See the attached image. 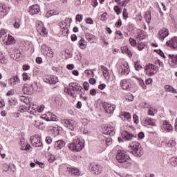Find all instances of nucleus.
<instances>
[{
	"label": "nucleus",
	"mask_w": 177,
	"mask_h": 177,
	"mask_svg": "<svg viewBox=\"0 0 177 177\" xmlns=\"http://www.w3.org/2000/svg\"><path fill=\"white\" fill-rule=\"evenodd\" d=\"M115 158L119 164H122L123 168H129L132 165L131 158L122 150H118Z\"/></svg>",
	"instance_id": "nucleus-1"
},
{
	"label": "nucleus",
	"mask_w": 177,
	"mask_h": 177,
	"mask_svg": "<svg viewBox=\"0 0 177 177\" xmlns=\"http://www.w3.org/2000/svg\"><path fill=\"white\" fill-rule=\"evenodd\" d=\"M84 142L81 141L80 138L77 136L75 137L73 142L68 145L69 150L74 151L75 153H78L81 151L84 147Z\"/></svg>",
	"instance_id": "nucleus-2"
},
{
	"label": "nucleus",
	"mask_w": 177,
	"mask_h": 177,
	"mask_svg": "<svg viewBox=\"0 0 177 177\" xmlns=\"http://www.w3.org/2000/svg\"><path fill=\"white\" fill-rule=\"evenodd\" d=\"M66 91L68 95H70L71 97H75V95H74L73 92H77L78 95H80V93H82V91L84 90V88L80 85V84L77 82H73L69 84V88H66Z\"/></svg>",
	"instance_id": "nucleus-3"
},
{
	"label": "nucleus",
	"mask_w": 177,
	"mask_h": 177,
	"mask_svg": "<svg viewBox=\"0 0 177 177\" xmlns=\"http://www.w3.org/2000/svg\"><path fill=\"white\" fill-rule=\"evenodd\" d=\"M129 147L131 149V153L136 157H142L143 156V149H142L139 142H133L129 145Z\"/></svg>",
	"instance_id": "nucleus-4"
},
{
	"label": "nucleus",
	"mask_w": 177,
	"mask_h": 177,
	"mask_svg": "<svg viewBox=\"0 0 177 177\" xmlns=\"http://www.w3.org/2000/svg\"><path fill=\"white\" fill-rule=\"evenodd\" d=\"M0 41H2L3 42H6V45H12V44H16V40L15 38L10 35H8L6 34V32L5 30L2 29L0 31Z\"/></svg>",
	"instance_id": "nucleus-5"
},
{
	"label": "nucleus",
	"mask_w": 177,
	"mask_h": 177,
	"mask_svg": "<svg viewBox=\"0 0 177 177\" xmlns=\"http://www.w3.org/2000/svg\"><path fill=\"white\" fill-rule=\"evenodd\" d=\"M158 71V66H156L152 64L146 65L145 67V73L147 75H148V77H153V75H156Z\"/></svg>",
	"instance_id": "nucleus-6"
},
{
	"label": "nucleus",
	"mask_w": 177,
	"mask_h": 177,
	"mask_svg": "<svg viewBox=\"0 0 177 177\" xmlns=\"http://www.w3.org/2000/svg\"><path fill=\"white\" fill-rule=\"evenodd\" d=\"M62 124H64L66 128L71 129V131L77 129V122H75V120L64 119L62 120Z\"/></svg>",
	"instance_id": "nucleus-7"
},
{
	"label": "nucleus",
	"mask_w": 177,
	"mask_h": 177,
	"mask_svg": "<svg viewBox=\"0 0 177 177\" xmlns=\"http://www.w3.org/2000/svg\"><path fill=\"white\" fill-rule=\"evenodd\" d=\"M30 142L32 143V146H34L35 147H42V146H44V144H42V141L39 135L31 136Z\"/></svg>",
	"instance_id": "nucleus-8"
},
{
	"label": "nucleus",
	"mask_w": 177,
	"mask_h": 177,
	"mask_svg": "<svg viewBox=\"0 0 177 177\" xmlns=\"http://www.w3.org/2000/svg\"><path fill=\"white\" fill-rule=\"evenodd\" d=\"M102 133L104 135H109V136H114L115 135V129L111 126L104 125L102 127Z\"/></svg>",
	"instance_id": "nucleus-9"
},
{
	"label": "nucleus",
	"mask_w": 177,
	"mask_h": 177,
	"mask_svg": "<svg viewBox=\"0 0 177 177\" xmlns=\"http://www.w3.org/2000/svg\"><path fill=\"white\" fill-rule=\"evenodd\" d=\"M41 52L42 53H44V55H46V56H47V57H49V59H53V50H52V48H50L49 46H46V45H43L41 46Z\"/></svg>",
	"instance_id": "nucleus-10"
},
{
	"label": "nucleus",
	"mask_w": 177,
	"mask_h": 177,
	"mask_svg": "<svg viewBox=\"0 0 177 177\" xmlns=\"http://www.w3.org/2000/svg\"><path fill=\"white\" fill-rule=\"evenodd\" d=\"M103 108L105 112L108 113V114H113V113H114V111L115 110V105H111L109 103H104Z\"/></svg>",
	"instance_id": "nucleus-11"
},
{
	"label": "nucleus",
	"mask_w": 177,
	"mask_h": 177,
	"mask_svg": "<svg viewBox=\"0 0 177 177\" xmlns=\"http://www.w3.org/2000/svg\"><path fill=\"white\" fill-rule=\"evenodd\" d=\"M168 35H169V33H168V29L163 28L159 30L158 38L160 39V41H164V39H165Z\"/></svg>",
	"instance_id": "nucleus-12"
},
{
	"label": "nucleus",
	"mask_w": 177,
	"mask_h": 177,
	"mask_svg": "<svg viewBox=\"0 0 177 177\" xmlns=\"http://www.w3.org/2000/svg\"><path fill=\"white\" fill-rule=\"evenodd\" d=\"M23 91L25 95H32V93H34V87H32V84H24Z\"/></svg>",
	"instance_id": "nucleus-13"
},
{
	"label": "nucleus",
	"mask_w": 177,
	"mask_h": 177,
	"mask_svg": "<svg viewBox=\"0 0 177 177\" xmlns=\"http://www.w3.org/2000/svg\"><path fill=\"white\" fill-rule=\"evenodd\" d=\"M19 113H26V111H29L30 114H35V111H33L32 110H31V104L27 106L22 105L19 106Z\"/></svg>",
	"instance_id": "nucleus-14"
},
{
	"label": "nucleus",
	"mask_w": 177,
	"mask_h": 177,
	"mask_svg": "<svg viewBox=\"0 0 177 177\" xmlns=\"http://www.w3.org/2000/svg\"><path fill=\"white\" fill-rule=\"evenodd\" d=\"M91 171L95 175H99V174H102L103 167L100 165H93L91 166Z\"/></svg>",
	"instance_id": "nucleus-15"
},
{
	"label": "nucleus",
	"mask_w": 177,
	"mask_h": 177,
	"mask_svg": "<svg viewBox=\"0 0 177 177\" xmlns=\"http://www.w3.org/2000/svg\"><path fill=\"white\" fill-rule=\"evenodd\" d=\"M44 82H46V84H50V85H53L59 82V78L55 75L50 76L47 78H44Z\"/></svg>",
	"instance_id": "nucleus-16"
},
{
	"label": "nucleus",
	"mask_w": 177,
	"mask_h": 177,
	"mask_svg": "<svg viewBox=\"0 0 177 177\" xmlns=\"http://www.w3.org/2000/svg\"><path fill=\"white\" fill-rule=\"evenodd\" d=\"M167 46L172 48L173 49H176L177 48V37H174L170 40L167 41L166 43Z\"/></svg>",
	"instance_id": "nucleus-17"
},
{
	"label": "nucleus",
	"mask_w": 177,
	"mask_h": 177,
	"mask_svg": "<svg viewBox=\"0 0 177 177\" xmlns=\"http://www.w3.org/2000/svg\"><path fill=\"white\" fill-rule=\"evenodd\" d=\"M122 138H123L124 140L129 141L132 140L135 138V136L127 131H123L122 132Z\"/></svg>",
	"instance_id": "nucleus-18"
},
{
	"label": "nucleus",
	"mask_w": 177,
	"mask_h": 177,
	"mask_svg": "<svg viewBox=\"0 0 177 177\" xmlns=\"http://www.w3.org/2000/svg\"><path fill=\"white\" fill-rule=\"evenodd\" d=\"M29 13L32 15V16L37 15V13H39V6L35 4L30 6L29 8Z\"/></svg>",
	"instance_id": "nucleus-19"
},
{
	"label": "nucleus",
	"mask_w": 177,
	"mask_h": 177,
	"mask_svg": "<svg viewBox=\"0 0 177 177\" xmlns=\"http://www.w3.org/2000/svg\"><path fill=\"white\" fill-rule=\"evenodd\" d=\"M119 72L121 73V75H128L129 74V66L128 64H124L121 66V68L119 69Z\"/></svg>",
	"instance_id": "nucleus-20"
},
{
	"label": "nucleus",
	"mask_w": 177,
	"mask_h": 177,
	"mask_svg": "<svg viewBox=\"0 0 177 177\" xmlns=\"http://www.w3.org/2000/svg\"><path fill=\"white\" fill-rule=\"evenodd\" d=\"M64 146H66V142L63 141V140L56 141L54 145V147L56 149V150L63 149Z\"/></svg>",
	"instance_id": "nucleus-21"
},
{
	"label": "nucleus",
	"mask_w": 177,
	"mask_h": 177,
	"mask_svg": "<svg viewBox=\"0 0 177 177\" xmlns=\"http://www.w3.org/2000/svg\"><path fill=\"white\" fill-rule=\"evenodd\" d=\"M120 117L123 121H131V113L128 112H121Z\"/></svg>",
	"instance_id": "nucleus-22"
},
{
	"label": "nucleus",
	"mask_w": 177,
	"mask_h": 177,
	"mask_svg": "<svg viewBox=\"0 0 177 177\" xmlns=\"http://www.w3.org/2000/svg\"><path fill=\"white\" fill-rule=\"evenodd\" d=\"M85 37L90 44H95V41H97L96 36L91 33H86Z\"/></svg>",
	"instance_id": "nucleus-23"
},
{
	"label": "nucleus",
	"mask_w": 177,
	"mask_h": 177,
	"mask_svg": "<svg viewBox=\"0 0 177 177\" xmlns=\"http://www.w3.org/2000/svg\"><path fill=\"white\" fill-rule=\"evenodd\" d=\"M37 28L38 31L42 32L43 35H48V30L46 29L42 23L38 24Z\"/></svg>",
	"instance_id": "nucleus-24"
},
{
	"label": "nucleus",
	"mask_w": 177,
	"mask_h": 177,
	"mask_svg": "<svg viewBox=\"0 0 177 177\" xmlns=\"http://www.w3.org/2000/svg\"><path fill=\"white\" fill-rule=\"evenodd\" d=\"M120 85L124 91H129L131 89V86H129V83H128V82L125 80L121 81Z\"/></svg>",
	"instance_id": "nucleus-25"
},
{
	"label": "nucleus",
	"mask_w": 177,
	"mask_h": 177,
	"mask_svg": "<svg viewBox=\"0 0 177 177\" xmlns=\"http://www.w3.org/2000/svg\"><path fill=\"white\" fill-rule=\"evenodd\" d=\"M47 118L46 119V121H57V118L56 117V115L48 112L47 114Z\"/></svg>",
	"instance_id": "nucleus-26"
},
{
	"label": "nucleus",
	"mask_w": 177,
	"mask_h": 177,
	"mask_svg": "<svg viewBox=\"0 0 177 177\" xmlns=\"http://www.w3.org/2000/svg\"><path fill=\"white\" fill-rule=\"evenodd\" d=\"M169 62L171 63L172 66H177V55L170 54L169 55Z\"/></svg>",
	"instance_id": "nucleus-27"
},
{
	"label": "nucleus",
	"mask_w": 177,
	"mask_h": 177,
	"mask_svg": "<svg viewBox=\"0 0 177 177\" xmlns=\"http://www.w3.org/2000/svg\"><path fill=\"white\" fill-rule=\"evenodd\" d=\"M68 171L71 174V175H75L76 176H80V174H81L80 172V169L77 168L69 167L68 168Z\"/></svg>",
	"instance_id": "nucleus-28"
},
{
	"label": "nucleus",
	"mask_w": 177,
	"mask_h": 177,
	"mask_svg": "<svg viewBox=\"0 0 177 177\" xmlns=\"http://www.w3.org/2000/svg\"><path fill=\"white\" fill-rule=\"evenodd\" d=\"M163 125L165 126V129L167 132H172L174 129L172 128V125H171L169 122L165 121Z\"/></svg>",
	"instance_id": "nucleus-29"
},
{
	"label": "nucleus",
	"mask_w": 177,
	"mask_h": 177,
	"mask_svg": "<svg viewBox=\"0 0 177 177\" xmlns=\"http://www.w3.org/2000/svg\"><path fill=\"white\" fill-rule=\"evenodd\" d=\"M9 12V8L5 4H0V13H3L4 15L8 14Z\"/></svg>",
	"instance_id": "nucleus-30"
},
{
	"label": "nucleus",
	"mask_w": 177,
	"mask_h": 177,
	"mask_svg": "<svg viewBox=\"0 0 177 177\" xmlns=\"http://www.w3.org/2000/svg\"><path fill=\"white\" fill-rule=\"evenodd\" d=\"M87 42L85 41L84 38H81L78 42V45L80 47V49H85L86 48Z\"/></svg>",
	"instance_id": "nucleus-31"
},
{
	"label": "nucleus",
	"mask_w": 177,
	"mask_h": 177,
	"mask_svg": "<svg viewBox=\"0 0 177 177\" xmlns=\"http://www.w3.org/2000/svg\"><path fill=\"white\" fill-rule=\"evenodd\" d=\"M101 70L102 71V74H103L104 77L105 78H107V77H109L110 71H109V69L103 65L101 66Z\"/></svg>",
	"instance_id": "nucleus-32"
},
{
	"label": "nucleus",
	"mask_w": 177,
	"mask_h": 177,
	"mask_svg": "<svg viewBox=\"0 0 177 177\" xmlns=\"http://www.w3.org/2000/svg\"><path fill=\"white\" fill-rule=\"evenodd\" d=\"M16 104H17V99H16V97L8 99V106H16Z\"/></svg>",
	"instance_id": "nucleus-33"
},
{
	"label": "nucleus",
	"mask_w": 177,
	"mask_h": 177,
	"mask_svg": "<svg viewBox=\"0 0 177 177\" xmlns=\"http://www.w3.org/2000/svg\"><path fill=\"white\" fill-rule=\"evenodd\" d=\"M145 122L151 127H156V120L151 118H147Z\"/></svg>",
	"instance_id": "nucleus-34"
},
{
	"label": "nucleus",
	"mask_w": 177,
	"mask_h": 177,
	"mask_svg": "<svg viewBox=\"0 0 177 177\" xmlns=\"http://www.w3.org/2000/svg\"><path fill=\"white\" fill-rule=\"evenodd\" d=\"M145 18L147 23H150V20H151V14L150 13V11H147L145 13Z\"/></svg>",
	"instance_id": "nucleus-35"
},
{
	"label": "nucleus",
	"mask_w": 177,
	"mask_h": 177,
	"mask_svg": "<svg viewBox=\"0 0 177 177\" xmlns=\"http://www.w3.org/2000/svg\"><path fill=\"white\" fill-rule=\"evenodd\" d=\"M134 66L136 71H139V70H142V68H143V67H142V65L139 64L138 62H135Z\"/></svg>",
	"instance_id": "nucleus-36"
},
{
	"label": "nucleus",
	"mask_w": 177,
	"mask_h": 177,
	"mask_svg": "<svg viewBox=\"0 0 177 177\" xmlns=\"http://www.w3.org/2000/svg\"><path fill=\"white\" fill-rule=\"evenodd\" d=\"M14 56L15 57V60H17L20 59V57L21 56V53H20L19 50H17L15 52Z\"/></svg>",
	"instance_id": "nucleus-37"
},
{
	"label": "nucleus",
	"mask_w": 177,
	"mask_h": 177,
	"mask_svg": "<svg viewBox=\"0 0 177 177\" xmlns=\"http://www.w3.org/2000/svg\"><path fill=\"white\" fill-rule=\"evenodd\" d=\"M56 15H57V14H56V13L55 12V11H53V10H50V11H48V12L46 13V16L47 17H50L51 16H55Z\"/></svg>",
	"instance_id": "nucleus-38"
},
{
	"label": "nucleus",
	"mask_w": 177,
	"mask_h": 177,
	"mask_svg": "<svg viewBox=\"0 0 177 177\" xmlns=\"http://www.w3.org/2000/svg\"><path fill=\"white\" fill-rule=\"evenodd\" d=\"M21 102H23L24 103H25V104H26V106L30 105V101H28V100L24 97H23L22 98H20Z\"/></svg>",
	"instance_id": "nucleus-39"
},
{
	"label": "nucleus",
	"mask_w": 177,
	"mask_h": 177,
	"mask_svg": "<svg viewBox=\"0 0 177 177\" xmlns=\"http://www.w3.org/2000/svg\"><path fill=\"white\" fill-rule=\"evenodd\" d=\"M122 15H123L124 19L127 20V19H128L129 17L127 8H124Z\"/></svg>",
	"instance_id": "nucleus-40"
},
{
	"label": "nucleus",
	"mask_w": 177,
	"mask_h": 177,
	"mask_svg": "<svg viewBox=\"0 0 177 177\" xmlns=\"http://www.w3.org/2000/svg\"><path fill=\"white\" fill-rule=\"evenodd\" d=\"M0 63L1 64H6V59H5V56L2 54L0 55Z\"/></svg>",
	"instance_id": "nucleus-41"
},
{
	"label": "nucleus",
	"mask_w": 177,
	"mask_h": 177,
	"mask_svg": "<svg viewBox=\"0 0 177 177\" xmlns=\"http://www.w3.org/2000/svg\"><path fill=\"white\" fill-rule=\"evenodd\" d=\"M10 81H12V82H15L16 84H19V82H20V80H19V77L17 76L13 77L10 79Z\"/></svg>",
	"instance_id": "nucleus-42"
},
{
	"label": "nucleus",
	"mask_w": 177,
	"mask_h": 177,
	"mask_svg": "<svg viewBox=\"0 0 177 177\" xmlns=\"http://www.w3.org/2000/svg\"><path fill=\"white\" fill-rule=\"evenodd\" d=\"M82 93H79L80 95V99H82L83 100H86V99H88V97L86 96H82V95H85V90H84L83 91H82Z\"/></svg>",
	"instance_id": "nucleus-43"
},
{
	"label": "nucleus",
	"mask_w": 177,
	"mask_h": 177,
	"mask_svg": "<svg viewBox=\"0 0 177 177\" xmlns=\"http://www.w3.org/2000/svg\"><path fill=\"white\" fill-rule=\"evenodd\" d=\"M55 103L57 107H59V106H62V104H63V102L59 98L55 99Z\"/></svg>",
	"instance_id": "nucleus-44"
},
{
	"label": "nucleus",
	"mask_w": 177,
	"mask_h": 177,
	"mask_svg": "<svg viewBox=\"0 0 177 177\" xmlns=\"http://www.w3.org/2000/svg\"><path fill=\"white\" fill-rule=\"evenodd\" d=\"M133 120L135 124H139V117H138V115L134 114L133 115Z\"/></svg>",
	"instance_id": "nucleus-45"
},
{
	"label": "nucleus",
	"mask_w": 177,
	"mask_h": 177,
	"mask_svg": "<svg viewBox=\"0 0 177 177\" xmlns=\"http://www.w3.org/2000/svg\"><path fill=\"white\" fill-rule=\"evenodd\" d=\"M155 52H156L161 57H164L165 59V55H164V53L161 50H155Z\"/></svg>",
	"instance_id": "nucleus-46"
},
{
	"label": "nucleus",
	"mask_w": 177,
	"mask_h": 177,
	"mask_svg": "<svg viewBox=\"0 0 177 177\" xmlns=\"http://www.w3.org/2000/svg\"><path fill=\"white\" fill-rule=\"evenodd\" d=\"M114 10L116 13V15H120V13H121V9H120V7H118V6H114Z\"/></svg>",
	"instance_id": "nucleus-47"
},
{
	"label": "nucleus",
	"mask_w": 177,
	"mask_h": 177,
	"mask_svg": "<svg viewBox=\"0 0 177 177\" xmlns=\"http://www.w3.org/2000/svg\"><path fill=\"white\" fill-rule=\"evenodd\" d=\"M3 167L5 168L4 171H6V172L10 169H12V167L10 166V165H8L7 163L3 164Z\"/></svg>",
	"instance_id": "nucleus-48"
},
{
	"label": "nucleus",
	"mask_w": 177,
	"mask_h": 177,
	"mask_svg": "<svg viewBox=\"0 0 177 177\" xmlns=\"http://www.w3.org/2000/svg\"><path fill=\"white\" fill-rule=\"evenodd\" d=\"M129 43L131 45V46H136V39L130 38Z\"/></svg>",
	"instance_id": "nucleus-49"
},
{
	"label": "nucleus",
	"mask_w": 177,
	"mask_h": 177,
	"mask_svg": "<svg viewBox=\"0 0 177 177\" xmlns=\"http://www.w3.org/2000/svg\"><path fill=\"white\" fill-rule=\"evenodd\" d=\"M83 86L85 91H89V83L84 82L83 83Z\"/></svg>",
	"instance_id": "nucleus-50"
},
{
	"label": "nucleus",
	"mask_w": 177,
	"mask_h": 177,
	"mask_svg": "<svg viewBox=\"0 0 177 177\" xmlns=\"http://www.w3.org/2000/svg\"><path fill=\"white\" fill-rule=\"evenodd\" d=\"M23 80L24 81H27V80H30V77H28V75L27 73H24L22 74Z\"/></svg>",
	"instance_id": "nucleus-51"
},
{
	"label": "nucleus",
	"mask_w": 177,
	"mask_h": 177,
	"mask_svg": "<svg viewBox=\"0 0 177 177\" xmlns=\"http://www.w3.org/2000/svg\"><path fill=\"white\" fill-rule=\"evenodd\" d=\"M75 19L77 21H79V22L82 21V19H83L82 15H77Z\"/></svg>",
	"instance_id": "nucleus-52"
},
{
	"label": "nucleus",
	"mask_w": 177,
	"mask_h": 177,
	"mask_svg": "<svg viewBox=\"0 0 177 177\" xmlns=\"http://www.w3.org/2000/svg\"><path fill=\"white\" fill-rule=\"evenodd\" d=\"M165 88L166 90V92H171L174 87H172L171 86H169V85H166Z\"/></svg>",
	"instance_id": "nucleus-53"
},
{
	"label": "nucleus",
	"mask_w": 177,
	"mask_h": 177,
	"mask_svg": "<svg viewBox=\"0 0 177 177\" xmlns=\"http://www.w3.org/2000/svg\"><path fill=\"white\" fill-rule=\"evenodd\" d=\"M30 110H32V111H35V114H33L34 115H35V114H37V111H38V108L35 107L34 104L33 105H30Z\"/></svg>",
	"instance_id": "nucleus-54"
},
{
	"label": "nucleus",
	"mask_w": 177,
	"mask_h": 177,
	"mask_svg": "<svg viewBox=\"0 0 177 177\" xmlns=\"http://www.w3.org/2000/svg\"><path fill=\"white\" fill-rule=\"evenodd\" d=\"M86 24H93V19L92 18H87L86 19Z\"/></svg>",
	"instance_id": "nucleus-55"
},
{
	"label": "nucleus",
	"mask_w": 177,
	"mask_h": 177,
	"mask_svg": "<svg viewBox=\"0 0 177 177\" xmlns=\"http://www.w3.org/2000/svg\"><path fill=\"white\" fill-rule=\"evenodd\" d=\"M171 162H172V164H174V165H177V158L176 157L171 158Z\"/></svg>",
	"instance_id": "nucleus-56"
},
{
	"label": "nucleus",
	"mask_w": 177,
	"mask_h": 177,
	"mask_svg": "<svg viewBox=\"0 0 177 177\" xmlns=\"http://www.w3.org/2000/svg\"><path fill=\"white\" fill-rule=\"evenodd\" d=\"M155 64H158L160 67H164V63H162V62H161L160 59H158Z\"/></svg>",
	"instance_id": "nucleus-57"
},
{
	"label": "nucleus",
	"mask_w": 177,
	"mask_h": 177,
	"mask_svg": "<svg viewBox=\"0 0 177 177\" xmlns=\"http://www.w3.org/2000/svg\"><path fill=\"white\" fill-rule=\"evenodd\" d=\"M140 84L142 89H146L147 86H146V84H145V82L143 80H140Z\"/></svg>",
	"instance_id": "nucleus-58"
},
{
	"label": "nucleus",
	"mask_w": 177,
	"mask_h": 177,
	"mask_svg": "<svg viewBox=\"0 0 177 177\" xmlns=\"http://www.w3.org/2000/svg\"><path fill=\"white\" fill-rule=\"evenodd\" d=\"M46 143H48V145H50V143H52V138L50 136H48L46 138Z\"/></svg>",
	"instance_id": "nucleus-59"
},
{
	"label": "nucleus",
	"mask_w": 177,
	"mask_h": 177,
	"mask_svg": "<svg viewBox=\"0 0 177 177\" xmlns=\"http://www.w3.org/2000/svg\"><path fill=\"white\" fill-rule=\"evenodd\" d=\"M128 47L127 46H124V47H122L121 48V50H122V53H127V52H128Z\"/></svg>",
	"instance_id": "nucleus-60"
},
{
	"label": "nucleus",
	"mask_w": 177,
	"mask_h": 177,
	"mask_svg": "<svg viewBox=\"0 0 177 177\" xmlns=\"http://www.w3.org/2000/svg\"><path fill=\"white\" fill-rule=\"evenodd\" d=\"M112 142L113 140H111V138H106V143L108 146H110V145H111Z\"/></svg>",
	"instance_id": "nucleus-61"
},
{
	"label": "nucleus",
	"mask_w": 177,
	"mask_h": 177,
	"mask_svg": "<svg viewBox=\"0 0 177 177\" xmlns=\"http://www.w3.org/2000/svg\"><path fill=\"white\" fill-rule=\"evenodd\" d=\"M55 160H56V158L55 157V156L52 155L50 158H48V161L50 162H53V161H55Z\"/></svg>",
	"instance_id": "nucleus-62"
},
{
	"label": "nucleus",
	"mask_w": 177,
	"mask_h": 177,
	"mask_svg": "<svg viewBox=\"0 0 177 177\" xmlns=\"http://www.w3.org/2000/svg\"><path fill=\"white\" fill-rule=\"evenodd\" d=\"M138 138H139L140 139H143V138H145V133H143V132H140V133H138Z\"/></svg>",
	"instance_id": "nucleus-63"
},
{
	"label": "nucleus",
	"mask_w": 177,
	"mask_h": 177,
	"mask_svg": "<svg viewBox=\"0 0 177 177\" xmlns=\"http://www.w3.org/2000/svg\"><path fill=\"white\" fill-rule=\"evenodd\" d=\"M122 24V21H121V19L118 20V23L115 24L116 27L120 28V26Z\"/></svg>",
	"instance_id": "nucleus-64"
}]
</instances>
